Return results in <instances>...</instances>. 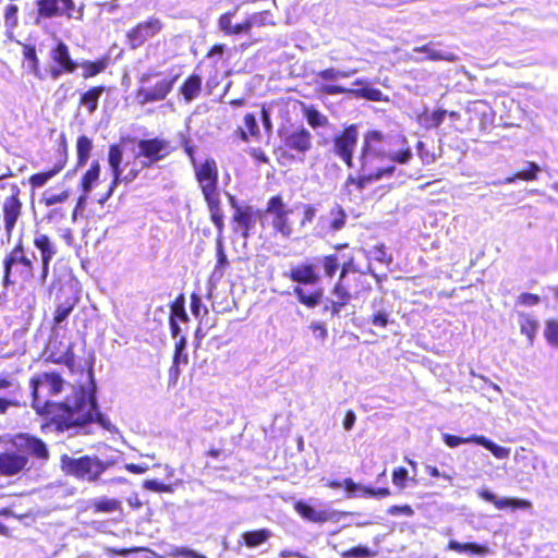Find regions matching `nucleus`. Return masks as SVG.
<instances>
[{
    "label": "nucleus",
    "mask_w": 558,
    "mask_h": 558,
    "mask_svg": "<svg viewBox=\"0 0 558 558\" xmlns=\"http://www.w3.org/2000/svg\"><path fill=\"white\" fill-rule=\"evenodd\" d=\"M447 114L446 110L437 109L425 117L426 128H438Z\"/></svg>",
    "instance_id": "57"
},
{
    "label": "nucleus",
    "mask_w": 558,
    "mask_h": 558,
    "mask_svg": "<svg viewBox=\"0 0 558 558\" xmlns=\"http://www.w3.org/2000/svg\"><path fill=\"white\" fill-rule=\"evenodd\" d=\"M122 157L123 153L120 144H111L108 150V163L113 178L107 193L99 199L100 204H104L112 195L114 187L119 182H132L140 174V169H135V167H131L128 172L123 174V169L121 167Z\"/></svg>",
    "instance_id": "16"
},
{
    "label": "nucleus",
    "mask_w": 558,
    "mask_h": 558,
    "mask_svg": "<svg viewBox=\"0 0 558 558\" xmlns=\"http://www.w3.org/2000/svg\"><path fill=\"white\" fill-rule=\"evenodd\" d=\"M357 72L356 69H352V70H349V71H339L335 68H328V69H324V70H320L318 73H317V76L324 81H335L339 77H350L351 75L355 74Z\"/></svg>",
    "instance_id": "48"
},
{
    "label": "nucleus",
    "mask_w": 558,
    "mask_h": 558,
    "mask_svg": "<svg viewBox=\"0 0 558 558\" xmlns=\"http://www.w3.org/2000/svg\"><path fill=\"white\" fill-rule=\"evenodd\" d=\"M539 171H541V168L536 162L527 161L526 169L519 171L511 177L506 178L505 183H513L517 180H522V181H526V182L534 181L537 179Z\"/></svg>",
    "instance_id": "40"
},
{
    "label": "nucleus",
    "mask_w": 558,
    "mask_h": 558,
    "mask_svg": "<svg viewBox=\"0 0 558 558\" xmlns=\"http://www.w3.org/2000/svg\"><path fill=\"white\" fill-rule=\"evenodd\" d=\"M478 496L483 500L493 504L495 506V508L498 510H504L507 508H509L511 510H517V509L530 510L532 508V502L530 500L512 498V497L497 498V496L495 494H493L492 492H489L488 489H481L478 492Z\"/></svg>",
    "instance_id": "25"
},
{
    "label": "nucleus",
    "mask_w": 558,
    "mask_h": 558,
    "mask_svg": "<svg viewBox=\"0 0 558 558\" xmlns=\"http://www.w3.org/2000/svg\"><path fill=\"white\" fill-rule=\"evenodd\" d=\"M476 445L489 450L495 458L500 460L508 459L510 456V448L499 446L484 435H478Z\"/></svg>",
    "instance_id": "42"
},
{
    "label": "nucleus",
    "mask_w": 558,
    "mask_h": 558,
    "mask_svg": "<svg viewBox=\"0 0 558 558\" xmlns=\"http://www.w3.org/2000/svg\"><path fill=\"white\" fill-rule=\"evenodd\" d=\"M442 439L449 448H456L463 444H477L478 435L472 434L468 437H461L457 435L445 434Z\"/></svg>",
    "instance_id": "49"
},
{
    "label": "nucleus",
    "mask_w": 558,
    "mask_h": 558,
    "mask_svg": "<svg viewBox=\"0 0 558 558\" xmlns=\"http://www.w3.org/2000/svg\"><path fill=\"white\" fill-rule=\"evenodd\" d=\"M107 92L105 85H96L80 95L78 107L84 108L88 114L97 111L100 97Z\"/></svg>",
    "instance_id": "28"
},
{
    "label": "nucleus",
    "mask_w": 558,
    "mask_h": 558,
    "mask_svg": "<svg viewBox=\"0 0 558 558\" xmlns=\"http://www.w3.org/2000/svg\"><path fill=\"white\" fill-rule=\"evenodd\" d=\"M293 508L304 520L313 523H325L338 519L337 511L325 509L317 510L302 500L294 502Z\"/></svg>",
    "instance_id": "23"
},
{
    "label": "nucleus",
    "mask_w": 558,
    "mask_h": 558,
    "mask_svg": "<svg viewBox=\"0 0 558 558\" xmlns=\"http://www.w3.org/2000/svg\"><path fill=\"white\" fill-rule=\"evenodd\" d=\"M34 256L27 253L23 241L19 239L3 258L2 286H24L34 278Z\"/></svg>",
    "instance_id": "6"
},
{
    "label": "nucleus",
    "mask_w": 558,
    "mask_h": 558,
    "mask_svg": "<svg viewBox=\"0 0 558 558\" xmlns=\"http://www.w3.org/2000/svg\"><path fill=\"white\" fill-rule=\"evenodd\" d=\"M302 112L313 129L324 128L328 124V118L313 106H304Z\"/></svg>",
    "instance_id": "41"
},
{
    "label": "nucleus",
    "mask_w": 558,
    "mask_h": 558,
    "mask_svg": "<svg viewBox=\"0 0 558 558\" xmlns=\"http://www.w3.org/2000/svg\"><path fill=\"white\" fill-rule=\"evenodd\" d=\"M60 462L61 469L65 475L88 483L98 482L100 476L112 465V462L104 461L96 456L88 454L78 458L63 454L61 456Z\"/></svg>",
    "instance_id": "9"
},
{
    "label": "nucleus",
    "mask_w": 558,
    "mask_h": 558,
    "mask_svg": "<svg viewBox=\"0 0 558 558\" xmlns=\"http://www.w3.org/2000/svg\"><path fill=\"white\" fill-rule=\"evenodd\" d=\"M271 19L272 14L270 11H260L251 14L250 16L243 20V25L245 27L244 34H250L252 28L255 26L262 27L266 25H274V21Z\"/></svg>",
    "instance_id": "33"
},
{
    "label": "nucleus",
    "mask_w": 558,
    "mask_h": 558,
    "mask_svg": "<svg viewBox=\"0 0 558 558\" xmlns=\"http://www.w3.org/2000/svg\"><path fill=\"white\" fill-rule=\"evenodd\" d=\"M73 344H69L63 353H49L47 360L53 364L65 365L71 373L75 372V354L73 352Z\"/></svg>",
    "instance_id": "37"
},
{
    "label": "nucleus",
    "mask_w": 558,
    "mask_h": 558,
    "mask_svg": "<svg viewBox=\"0 0 558 558\" xmlns=\"http://www.w3.org/2000/svg\"><path fill=\"white\" fill-rule=\"evenodd\" d=\"M178 75L170 78H162L154 85L141 86L136 90V99L138 104L146 105L165 100L171 93Z\"/></svg>",
    "instance_id": "20"
},
{
    "label": "nucleus",
    "mask_w": 558,
    "mask_h": 558,
    "mask_svg": "<svg viewBox=\"0 0 558 558\" xmlns=\"http://www.w3.org/2000/svg\"><path fill=\"white\" fill-rule=\"evenodd\" d=\"M4 24L10 28H14L19 24V7L10 3L4 9Z\"/></svg>",
    "instance_id": "54"
},
{
    "label": "nucleus",
    "mask_w": 558,
    "mask_h": 558,
    "mask_svg": "<svg viewBox=\"0 0 558 558\" xmlns=\"http://www.w3.org/2000/svg\"><path fill=\"white\" fill-rule=\"evenodd\" d=\"M68 141L64 134H61L58 147L53 153V162L50 168L29 175L28 183L32 189L45 186L51 179L58 175L68 163Z\"/></svg>",
    "instance_id": "17"
},
{
    "label": "nucleus",
    "mask_w": 558,
    "mask_h": 558,
    "mask_svg": "<svg viewBox=\"0 0 558 558\" xmlns=\"http://www.w3.org/2000/svg\"><path fill=\"white\" fill-rule=\"evenodd\" d=\"M51 64L47 71L48 76L57 80L64 74H73L78 69V62L72 58L70 47L62 39H56L50 48Z\"/></svg>",
    "instance_id": "14"
},
{
    "label": "nucleus",
    "mask_w": 558,
    "mask_h": 558,
    "mask_svg": "<svg viewBox=\"0 0 558 558\" xmlns=\"http://www.w3.org/2000/svg\"><path fill=\"white\" fill-rule=\"evenodd\" d=\"M519 324L521 333L525 335L530 342H533L538 328L537 320L527 314H520Z\"/></svg>",
    "instance_id": "46"
},
{
    "label": "nucleus",
    "mask_w": 558,
    "mask_h": 558,
    "mask_svg": "<svg viewBox=\"0 0 558 558\" xmlns=\"http://www.w3.org/2000/svg\"><path fill=\"white\" fill-rule=\"evenodd\" d=\"M271 536V532L268 529H258L253 531L243 532L241 537L243 543L248 548H255L266 543Z\"/></svg>",
    "instance_id": "35"
},
{
    "label": "nucleus",
    "mask_w": 558,
    "mask_h": 558,
    "mask_svg": "<svg viewBox=\"0 0 558 558\" xmlns=\"http://www.w3.org/2000/svg\"><path fill=\"white\" fill-rule=\"evenodd\" d=\"M10 169L0 174V191H8L9 195L1 204L3 215V227L8 236H10L16 227L23 213V202L21 199L22 190L16 182H5V179L12 177Z\"/></svg>",
    "instance_id": "11"
},
{
    "label": "nucleus",
    "mask_w": 558,
    "mask_h": 558,
    "mask_svg": "<svg viewBox=\"0 0 558 558\" xmlns=\"http://www.w3.org/2000/svg\"><path fill=\"white\" fill-rule=\"evenodd\" d=\"M65 16L66 19H81L83 11L75 10L73 0H37L36 19H53Z\"/></svg>",
    "instance_id": "18"
},
{
    "label": "nucleus",
    "mask_w": 558,
    "mask_h": 558,
    "mask_svg": "<svg viewBox=\"0 0 558 558\" xmlns=\"http://www.w3.org/2000/svg\"><path fill=\"white\" fill-rule=\"evenodd\" d=\"M239 7H234L231 10L219 15L217 20L218 29L225 36H238L244 34V25L243 21L240 23H232L233 17L235 16Z\"/></svg>",
    "instance_id": "29"
},
{
    "label": "nucleus",
    "mask_w": 558,
    "mask_h": 558,
    "mask_svg": "<svg viewBox=\"0 0 558 558\" xmlns=\"http://www.w3.org/2000/svg\"><path fill=\"white\" fill-rule=\"evenodd\" d=\"M352 300L344 298L342 295H332L331 299L327 300L325 303L323 311L326 314H329L331 317H338L341 311L350 304Z\"/></svg>",
    "instance_id": "43"
},
{
    "label": "nucleus",
    "mask_w": 558,
    "mask_h": 558,
    "mask_svg": "<svg viewBox=\"0 0 558 558\" xmlns=\"http://www.w3.org/2000/svg\"><path fill=\"white\" fill-rule=\"evenodd\" d=\"M165 29V22L155 15L131 26L124 35L125 45L131 50L143 47Z\"/></svg>",
    "instance_id": "12"
},
{
    "label": "nucleus",
    "mask_w": 558,
    "mask_h": 558,
    "mask_svg": "<svg viewBox=\"0 0 558 558\" xmlns=\"http://www.w3.org/2000/svg\"><path fill=\"white\" fill-rule=\"evenodd\" d=\"M375 555V551L363 545L351 547L341 553L342 558H372Z\"/></svg>",
    "instance_id": "51"
},
{
    "label": "nucleus",
    "mask_w": 558,
    "mask_h": 558,
    "mask_svg": "<svg viewBox=\"0 0 558 558\" xmlns=\"http://www.w3.org/2000/svg\"><path fill=\"white\" fill-rule=\"evenodd\" d=\"M169 319H173L175 323H189L190 318L185 311V298L183 293L178 294L171 302Z\"/></svg>",
    "instance_id": "38"
},
{
    "label": "nucleus",
    "mask_w": 558,
    "mask_h": 558,
    "mask_svg": "<svg viewBox=\"0 0 558 558\" xmlns=\"http://www.w3.org/2000/svg\"><path fill=\"white\" fill-rule=\"evenodd\" d=\"M89 508L94 513L121 512L122 504L120 500L116 498L102 497L92 500L89 504Z\"/></svg>",
    "instance_id": "32"
},
{
    "label": "nucleus",
    "mask_w": 558,
    "mask_h": 558,
    "mask_svg": "<svg viewBox=\"0 0 558 558\" xmlns=\"http://www.w3.org/2000/svg\"><path fill=\"white\" fill-rule=\"evenodd\" d=\"M194 173L204 201L207 204L210 220L217 231L221 233L225 229V222L219 193L218 165L214 158H206L203 162L194 165Z\"/></svg>",
    "instance_id": "4"
},
{
    "label": "nucleus",
    "mask_w": 558,
    "mask_h": 558,
    "mask_svg": "<svg viewBox=\"0 0 558 558\" xmlns=\"http://www.w3.org/2000/svg\"><path fill=\"white\" fill-rule=\"evenodd\" d=\"M181 145L184 149V153L187 155V157L190 158L192 165H197L196 163V160H195V150H194V146L191 145V140L190 137L186 135V134H182L181 136Z\"/></svg>",
    "instance_id": "61"
},
{
    "label": "nucleus",
    "mask_w": 558,
    "mask_h": 558,
    "mask_svg": "<svg viewBox=\"0 0 558 558\" xmlns=\"http://www.w3.org/2000/svg\"><path fill=\"white\" fill-rule=\"evenodd\" d=\"M29 387L31 405L43 418L40 425L43 433H63L94 421L105 425L104 415L98 411L95 389L87 391L84 387H80L63 401H43L39 391L41 387L47 389L49 397L57 396L63 390L64 380L58 372H44L33 376Z\"/></svg>",
    "instance_id": "1"
},
{
    "label": "nucleus",
    "mask_w": 558,
    "mask_h": 558,
    "mask_svg": "<svg viewBox=\"0 0 558 558\" xmlns=\"http://www.w3.org/2000/svg\"><path fill=\"white\" fill-rule=\"evenodd\" d=\"M65 216H66V213L64 209L52 208L46 214L45 218L49 222H59V221L63 220L65 218Z\"/></svg>",
    "instance_id": "64"
},
{
    "label": "nucleus",
    "mask_w": 558,
    "mask_h": 558,
    "mask_svg": "<svg viewBox=\"0 0 558 558\" xmlns=\"http://www.w3.org/2000/svg\"><path fill=\"white\" fill-rule=\"evenodd\" d=\"M216 256H217V264L215 267V272H218L219 276L222 277L226 268L229 266V260L225 253V248H223L221 241H218V243H217Z\"/></svg>",
    "instance_id": "53"
},
{
    "label": "nucleus",
    "mask_w": 558,
    "mask_h": 558,
    "mask_svg": "<svg viewBox=\"0 0 558 558\" xmlns=\"http://www.w3.org/2000/svg\"><path fill=\"white\" fill-rule=\"evenodd\" d=\"M120 143H132L136 145L137 151L134 154V160L140 161V171L159 163L175 150V147L171 145L170 141L159 136L138 140L126 136L122 137Z\"/></svg>",
    "instance_id": "8"
},
{
    "label": "nucleus",
    "mask_w": 558,
    "mask_h": 558,
    "mask_svg": "<svg viewBox=\"0 0 558 558\" xmlns=\"http://www.w3.org/2000/svg\"><path fill=\"white\" fill-rule=\"evenodd\" d=\"M108 57H100L95 60H85L83 62H78V69H82V76L85 80L99 75L108 68Z\"/></svg>",
    "instance_id": "30"
},
{
    "label": "nucleus",
    "mask_w": 558,
    "mask_h": 558,
    "mask_svg": "<svg viewBox=\"0 0 558 558\" xmlns=\"http://www.w3.org/2000/svg\"><path fill=\"white\" fill-rule=\"evenodd\" d=\"M230 203L234 208L232 216L233 231L240 233L243 239L250 238L256 225L258 211L248 205L239 206L233 196H230Z\"/></svg>",
    "instance_id": "19"
},
{
    "label": "nucleus",
    "mask_w": 558,
    "mask_h": 558,
    "mask_svg": "<svg viewBox=\"0 0 558 558\" xmlns=\"http://www.w3.org/2000/svg\"><path fill=\"white\" fill-rule=\"evenodd\" d=\"M412 149L404 135H390L380 130L364 132L357 155V174H350L345 186L357 191L368 184L395 174L396 163L407 165L412 159Z\"/></svg>",
    "instance_id": "2"
},
{
    "label": "nucleus",
    "mask_w": 558,
    "mask_h": 558,
    "mask_svg": "<svg viewBox=\"0 0 558 558\" xmlns=\"http://www.w3.org/2000/svg\"><path fill=\"white\" fill-rule=\"evenodd\" d=\"M28 458L26 454L17 453L15 451L0 452V475L14 476L26 469Z\"/></svg>",
    "instance_id": "22"
},
{
    "label": "nucleus",
    "mask_w": 558,
    "mask_h": 558,
    "mask_svg": "<svg viewBox=\"0 0 558 558\" xmlns=\"http://www.w3.org/2000/svg\"><path fill=\"white\" fill-rule=\"evenodd\" d=\"M33 245L39 251L41 258L40 284H44L49 274V266L57 254V246L52 239L46 233L36 232Z\"/></svg>",
    "instance_id": "21"
},
{
    "label": "nucleus",
    "mask_w": 558,
    "mask_h": 558,
    "mask_svg": "<svg viewBox=\"0 0 558 558\" xmlns=\"http://www.w3.org/2000/svg\"><path fill=\"white\" fill-rule=\"evenodd\" d=\"M168 556L171 558H207L206 556L187 547H173Z\"/></svg>",
    "instance_id": "55"
},
{
    "label": "nucleus",
    "mask_w": 558,
    "mask_h": 558,
    "mask_svg": "<svg viewBox=\"0 0 558 558\" xmlns=\"http://www.w3.org/2000/svg\"><path fill=\"white\" fill-rule=\"evenodd\" d=\"M286 277L292 282L298 283L293 288V294L298 302L307 308H314L320 304L324 298V289L317 288L311 292H306L302 286H316L320 282L322 276L317 270L314 262L305 260L293 265L286 274Z\"/></svg>",
    "instance_id": "5"
},
{
    "label": "nucleus",
    "mask_w": 558,
    "mask_h": 558,
    "mask_svg": "<svg viewBox=\"0 0 558 558\" xmlns=\"http://www.w3.org/2000/svg\"><path fill=\"white\" fill-rule=\"evenodd\" d=\"M319 262L323 267V274L328 279H332L337 271L340 270L338 279L331 288V295H342L352 300L361 293L371 291V284L362 282L360 287L355 289L354 293H351L347 277L350 272L355 271L353 256H349L342 264H340L339 255L337 253H331L324 255Z\"/></svg>",
    "instance_id": "7"
},
{
    "label": "nucleus",
    "mask_w": 558,
    "mask_h": 558,
    "mask_svg": "<svg viewBox=\"0 0 558 558\" xmlns=\"http://www.w3.org/2000/svg\"><path fill=\"white\" fill-rule=\"evenodd\" d=\"M347 221L348 214L338 203H335L330 207L327 217L322 216L319 218L320 228L327 233H336L342 230L345 227Z\"/></svg>",
    "instance_id": "24"
},
{
    "label": "nucleus",
    "mask_w": 558,
    "mask_h": 558,
    "mask_svg": "<svg viewBox=\"0 0 558 558\" xmlns=\"http://www.w3.org/2000/svg\"><path fill=\"white\" fill-rule=\"evenodd\" d=\"M353 85L360 86L359 88L349 89L341 85L336 84H323L319 86L318 92L324 95L335 96L342 94H351L355 98L365 99L368 101L388 102L389 96L385 95L379 88H376L364 80L357 78L353 82Z\"/></svg>",
    "instance_id": "15"
},
{
    "label": "nucleus",
    "mask_w": 558,
    "mask_h": 558,
    "mask_svg": "<svg viewBox=\"0 0 558 558\" xmlns=\"http://www.w3.org/2000/svg\"><path fill=\"white\" fill-rule=\"evenodd\" d=\"M541 302L538 294L524 292L518 296L517 303L524 306H534Z\"/></svg>",
    "instance_id": "60"
},
{
    "label": "nucleus",
    "mask_w": 558,
    "mask_h": 558,
    "mask_svg": "<svg viewBox=\"0 0 558 558\" xmlns=\"http://www.w3.org/2000/svg\"><path fill=\"white\" fill-rule=\"evenodd\" d=\"M19 383L12 377L11 374H0V390H9L12 388H19Z\"/></svg>",
    "instance_id": "62"
},
{
    "label": "nucleus",
    "mask_w": 558,
    "mask_h": 558,
    "mask_svg": "<svg viewBox=\"0 0 558 558\" xmlns=\"http://www.w3.org/2000/svg\"><path fill=\"white\" fill-rule=\"evenodd\" d=\"M415 52L426 53L425 59L428 61H447V62H456L458 61V56L451 51H439L432 47V43L417 46L413 49Z\"/></svg>",
    "instance_id": "31"
},
{
    "label": "nucleus",
    "mask_w": 558,
    "mask_h": 558,
    "mask_svg": "<svg viewBox=\"0 0 558 558\" xmlns=\"http://www.w3.org/2000/svg\"><path fill=\"white\" fill-rule=\"evenodd\" d=\"M203 89V78L198 73L190 74L179 86V95L183 98L185 104H191L197 99Z\"/></svg>",
    "instance_id": "27"
},
{
    "label": "nucleus",
    "mask_w": 558,
    "mask_h": 558,
    "mask_svg": "<svg viewBox=\"0 0 558 558\" xmlns=\"http://www.w3.org/2000/svg\"><path fill=\"white\" fill-rule=\"evenodd\" d=\"M244 125L246 128V131L242 129L239 130V134L242 141L247 142L248 136L255 138H258L260 136V132L254 113H246L244 116Z\"/></svg>",
    "instance_id": "44"
},
{
    "label": "nucleus",
    "mask_w": 558,
    "mask_h": 558,
    "mask_svg": "<svg viewBox=\"0 0 558 558\" xmlns=\"http://www.w3.org/2000/svg\"><path fill=\"white\" fill-rule=\"evenodd\" d=\"M359 141L357 125L352 123L342 128L331 140V153L347 168L354 167V151Z\"/></svg>",
    "instance_id": "13"
},
{
    "label": "nucleus",
    "mask_w": 558,
    "mask_h": 558,
    "mask_svg": "<svg viewBox=\"0 0 558 558\" xmlns=\"http://www.w3.org/2000/svg\"><path fill=\"white\" fill-rule=\"evenodd\" d=\"M76 168L85 166L90 157L93 141L87 135H80L75 144Z\"/></svg>",
    "instance_id": "34"
},
{
    "label": "nucleus",
    "mask_w": 558,
    "mask_h": 558,
    "mask_svg": "<svg viewBox=\"0 0 558 558\" xmlns=\"http://www.w3.org/2000/svg\"><path fill=\"white\" fill-rule=\"evenodd\" d=\"M71 193L69 190H63L60 193L51 194V193H44L40 197V204L51 207L56 204L64 203L69 199Z\"/></svg>",
    "instance_id": "50"
},
{
    "label": "nucleus",
    "mask_w": 558,
    "mask_h": 558,
    "mask_svg": "<svg viewBox=\"0 0 558 558\" xmlns=\"http://www.w3.org/2000/svg\"><path fill=\"white\" fill-rule=\"evenodd\" d=\"M448 549L457 551V553H469L471 555L483 556L489 553V549L486 545H481L477 543H460L458 541L451 539L447 545Z\"/></svg>",
    "instance_id": "36"
},
{
    "label": "nucleus",
    "mask_w": 558,
    "mask_h": 558,
    "mask_svg": "<svg viewBox=\"0 0 558 558\" xmlns=\"http://www.w3.org/2000/svg\"><path fill=\"white\" fill-rule=\"evenodd\" d=\"M144 487L148 490L156 493H170L172 488L170 485L159 482L157 480H147L144 482Z\"/></svg>",
    "instance_id": "58"
},
{
    "label": "nucleus",
    "mask_w": 558,
    "mask_h": 558,
    "mask_svg": "<svg viewBox=\"0 0 558 558\" xmlns=\"http://www.w3.org/2000/svg\"><path fill=\"white\" fill-rule=\"evenodd\" d=\"M23 57L29 62V70L39 78H43L36 47L31 44L23 45Z\"/></svg>",
    "instance_id": "45"
},
{
    "label": "nucleus",
    "mask_w": 558,
    "mask_h": 558,
    "mask_svg": "<svg viewBox=\"0 0 558 558\" xmlns=\"http://www.w3.org/2000/svg\"><path fill=\"white\" fill-rule=\"evenodd\" d=\"M100 165L98 161H94L86 172L82 175L78 187L84 193H89L94 183L99 179Z\"/></svg>",
    "instance_id": "39"
},
{
    "label": "nucleus",
    "mask_w": 558,
    "mask_h": 558,
    "mask_svg": "<svg viewBox=\"0 0 558 558\" xmlns=\"http://www.w3.org/2000/svg\"><path fill=\"white\" fill-rule=\"evenodd\" d=\"M74 306L75 302L72 300H68L61 304H58L53 311V326L57 327L63 323L72 313Z\"/></svg>",
    "instance_id": "47"
},
{
    "label": "nucleus",
    "mask_w": 558,
    "mask_h": 558,
    "mask_svg": "<svg viewBox=\"0 0 558 558\" xmlns=\"http://www.w3.org/2000/svg\"><path fill=\"white\" fill-rule=\"evenodd\" d=\"M279 135L281 141L275 153L282 162L303 158L313 147V136L304 126L291 131L280 130Z\"/></svg>",
    "instance_id": "10"
},
{
    "label": "nucleus",
    "mask_w": 558,
    "mask_h": 558,
    "mask_svg": "<svg viewBox=\"0 0 558 558\" xmlns=\"http://www.w3.org/2000/svg\"><path fill=\"white\" fill-rule=\"evenodd\" d=\"M362 493L366 497H377V498H385L391 495V492L387 487H380V488H372L362 486Z\"/></svg>",
    "instance_id": "59"
},
{
    "label": "nucleus",
    "mask_w": 558,
    "mask_h": 558,
    "mask_svg": "<svg viewBox=\"0 0 558 558\" xmlns=\"http://www.w3.org/2000/svg\"><path fill=\"white\" fill-rule=\"evenodd\" d=\"M15 439L21 440L17 445L20 449L27 451L31 456L39 460H48L49 450L45 441L29 434H17Z\"/></svg>",
    "instance_id": "26"
},
{
    "label": "nucleus",
    "mask_w": 558,
    "mask_h": 558,
    "mask_svg": "<svg viewBox=\"0 0 558 558\" xmlns=\"http://www.w3.org/2000/svg\"><path fill=\"white\" fill-rule=\"evenodd\" d=\"M264 213L269 216L274 232L287 239L291 238L296 229L302 230L313 223L316 217L313 204L301 203L291 207L280 193L269 197Z\"/></svg>",
    "instance_id": "3"
},
{
    "label": "nucleus",
    "mask_w": 558,
    "mask_h": 558,
    "mask_svg": "<svg viewBox=\"0 0 558 558\" xmlns=\"http://www.w3.org/2000/svg\"><path fill=\"white\" fill-rule=\"evenodd\" d=\"M546 341L555 348H558V320L548 319L544 330Z\"/></svg>",
    "instance_id": "52"
},
{
    "label": "nucleus",
    "mask_w": 558,
    "mask_h": 558,
    "mask_svg": "<svg viewBox=\"0 0 558 558\" xmlns=\"http://www.w3.org/2000/svg\"><path fill=\"white\" fill-rule=\"evenodd\" d=\"M408 470L404 466H398L392 471V483L400 489L407 486Z\"/></svg>",
    "instance_id": "56"
},
{
    "label": "nucleus",
    "mask_w": 558,
    "mask_h": 558,
    "mask_svg": "<svg viewBox=\"0 0 558 558\" xmlns=\"http://www.w3.org/2000/svg\"><path fill=\"white\" fill-rule=\"evenodd\" d=\"M388 314L384 311H379L377 313H374L371 316V323L376 327H386L388 325Z\"/></svg>",
    "instance_id": "63"
}]
</instances>
